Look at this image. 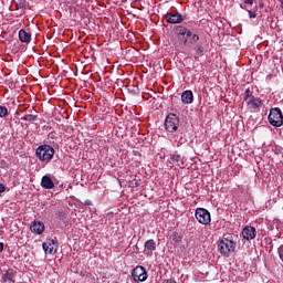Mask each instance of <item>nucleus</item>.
I'll list each match as a JSON object with an SVG mask.
<instances>
[{
  "label": "nucleus",
  "mask_w": 283,
  "mask_h": 283,
  "mask_svg": "<svg viewBox=\"0 0 283 283\" xmlns=\"http://www.w3.org/2000/svg\"><path fill=\"white\" fill-rule=\"evenodd\" d=\"M0 193H6V185L0 182Z\"/></svg>",
  "instance_id": "obj_31"
},
{
  "label": "nucleus",
  "mask_w": 283,
  "mask_h": 283,
  "mask_svg": "<svg viewBox=\"0 0 283 283\" xmlns=\"http://www.w3.org/2000/svg\"><path fill=\"white\" fill-rule=\"evenodd\" d=\"M164 125L166 132L174 134V132H178V128L180 127V117L174 113H169L165 118Z\"/></svg>",
  "instance_id": "obj_3"
},
{
  "label": "nucleus",
  "mask_w": 283,
  "mask_h": 283,
  "mask_svg": "<svg viewBox=\"0 0 283 283\" xmlns=\"http://www.w3.org/2000/svg\"><path fill=\"white\" fill-rule=\"evenodd\" d=\"M128 93L133 94V96H138V94H140V88L133 86V88H128Z\"/></svg>",
  "instance_id": "obj_24"
},
{
  "label": "nucleus",
  "mask_w": 283,
  "mask_h": 283,
  "mask_svg": "<svg viewBox=\"0 0 283 283\" xmlns=\"http://www.w3.org/2000/svg\"><path fill=\"white\" fill-rule=\"evenodd\" d=\"M42 249L49 255H54L56 253V249H59V240L56 238L50 239L48 242L42 244Z\"/></svg>",
  "instance_id": "obj_7"
},
{
  "label": "nucleus",
  "mask_w": 283,
  "mask_h": 283,
  "mask_svg": "<svg viewBox=\"0 0 283 283\" xmlns=\"http://www.w3.org/2000/svg\"><path fill=\"white\" fill-rule=\"evenodd\" d=\"M195 59L198 61V56H195Z\"/></svg>",
  "instance_id": "obj_38"
},
{
  "label": "nucleus",
  "mask_w": 283,
  "mask_h": 283,
  "mask_svg": "<svg viewBox=\"0 0 283 283\" xmlns=\"http://www.w3.org/2000/svg\"><path fill=\"white\" fill-rule=\"evenodd\" d=\"M186 32H187V28L184 25H177L174 28V33L176 34V36H186Z\"/></svg>",
  "instance_id": "obj_16"
},
{
  "label": "nucleus",
  "mask_w": 283,
  "mask_h": 283,
  "mask_svg": "<svg viewBox=\"0 0 283 283\" xmlns=\"http://www.w3.org/2000/svg\"><path fill=\"white\" fill-rule=\"evenodd\" d=\"M54 147L48 145V144H43L40 145L36 149H35V157L38 158V160H40V163H51L52 158H54Z\"/></svg>",
  "instance_id": "obj_1"
},
{
  "label": "nucleus",
  "mask_w": 283,
  "mask_h": 283,
  "mask_svg": "<svg viewBox=\"0 0 283 283\" xmlns=\"http://www.w3.org/2000/svg\"><path fill=\"white\" fill-rule=\"evenodd\" d=\"M245 103L250 109H260V107H262V99H260V97H251Z\"/></svg>",
  "instance_id": "obj_11"
},
{
  "label": "nucleus",
  "mask_w": 283,
  "mask_h": 283,
  "mask_svg": "<svg viewBox=\"0 0 283 283\" xmlns=\"http://www.w3.org/2000/svg\"><path fill=\"white\" fill-rule=\"evenodd\" d=\"M253 91L251 88H247L243 94V101L248 102L250 98H253Z\"/></svg>",
  "instance_id": "obj_22"
},
{
  "label": "nucleus",
  "mask_w": 283,
  "mask_h": 283,
  "mask_svg": "<svg viewBox=\"0 0 283 283\" xmlns=\"http://www.w3.org/2000/svg\"><path fill=\"white\" fill-rule=\"evenodd\" d=\"M241 233L243 240L248 241L255 240V235H258V231L255 230L254 227L251 226H247L245 228H243Z\"/></svg>",
  "instance_id": "obj_8"
},
{
  "label": "nucleus",
  "mask_w": 283,
  "mask_h": 283,
  "mask_svg": "<svg viewBox=\"0 0 283 283\" xmlns=\"http://www.w3.org/2000/svg\"><path fill=\"white\" fill-rule=\"evenodd\" d=\"M84 205H85L86 207H92V200L86 199V200L84 201Z\"/></svg>",
  "instance_id": "obj_32"
},
{
  "label": "nucleus",
  "mask_w": 283,
  "mask_h": 283,
  "mask_svg": "<svg viewBox=\"0 0 283 283\" xmlns=\"http://www.w3.org/2000/svg\"><path fill=\"white\" fill-rule=\"evenodd\" d=\"M190 43H198V41H200V36L196 33H193L191 36H190Z\"/></svg>",
  "instance_id": "obj_27"
},
{
  "label": "nucleus",
  "mask_w": 283,
  "mask_h": 283,
  "mask_svg": "<svg viewBox=\"0 0 283 283\" xmlns=\"http://www.w3.org/2000/svg\"><path fill=\"white\" fill-rule=\"evenodd\" d=\"M240 7L244 10V7L242 4Z\"/></svg>",
  "instance_id": "obj_37"
},
{
  "label": "nucleus",
  "mask_w": 283,
  "mask_h": 283,
  "mask_svg": "<svg viewBox=\"0 0 283 283\" xmlns=\"http://www.w3.org/2000/svg\"><path fill=\"white\" fill-rule=\"evenodd\" d=\"M248 6H253V0H243Z\"/></svg>",
  "instance_id": "obj_33"
},
{
  "label": "nucleus",
  "mask_w": 283,
  "mask_h": 283,
  "mask_svg": "<svg viewBox=\"0 0 283 283\" xmlns=\"http://www.w3.org/2000/svg\"><path fill=\"white\" fill-rule=\"evenodd\" d=\"M144 247L146 251H156V241H154V239L147 240Z\"/></svg>",
  "instance_id": "obj_17"
},
{
  "label": "nucleus",
  "mask_w": 283,
  "mask_h": 283,
  "mask_svg": "<svg viewBox=\"0 0 283 283\" xmlns=\"http://www.w3.org/2000/svg\"><path fill=\"white\" fill-rule=\"evenodd\" d=\"M14 277H17V272H14L13 270H9L2 275V282L14 283Z\"/></svg>",
  "instance_id": "obj_15"
},
{
  "label": "nucleus",
  "mask_w": 283,
  "mask_h": 283,
  "mask_svg": "<svg viewBox=\"0 0 283 283\" xmlns=\"http://www.w3.org/2000/svg\"><path fill=\"white\" fill-rule=\"evenodd\" d=\"M19 40L21 43H30L32 41V33L25 31L24 29H21L19 31Z\"/></svg>",
  "instance_id": "obj_14"
},
{
  "label": "nucleus",
  "mask_w": 283,
  "mask_h": 283,
  "mask_svg": "<svg viewBox=\"0 0 283 283\" xmlns=\"http://www.w3.org/2000/svg\"><path fill=\"white\" fill-rule=\"evenodd\" d=\"M248 13L250 19H255V17H258V14L254 11L248 10Z\"/></svg>",
  "instance_id": "obj_30"
},
{
  "label": "nucleus",
  "mask_w": 283,
  "mask_h": 283,
  "mask_svg": "<svg viewBox=\"0 0 283 283\" xmlns=\"http://www.w3.org/2000/svg\"><path fill=\"white\" fill-rule=\"evenodd\" d=\"M218 251L221 253V255H229V253H233V251H235V242L233 241V237H223L218 243Z\"/></svg>",
  "instance_id": "obj_2"
},
{
  "label": "nucleus",
  "mask_w": 283,
  "mask_h": 283,
  "mask_svg": "<svg viewBox=\"0 0 283 283\" xmlns=\"http://www.w3.org/2000/svg\"><path fill=\"white\" fill-rule=\"evenodd\" d=\"M30 231L32 233H36L38 235H41L43 231H45V224L41 221H33L30 226Z\"/></svg>",
  "instance_id": "obj_10"
},
{
  "label": "nucleus",
  "mask_w": 283,
  "mask_h": 283,
  "mask_svg": "<svg viewBox=\"0 0 283 283\" xmlns=\"http://www.w3.org/2000/svg\"><path fill=\"white\" fill-rule=\"evenodd\" d=\"M195 218L200 224L207 226L211 223V212L205 208H197Z\"/></svg>",
  "instance_id": "obj_5"
},
{
  "label": "nucleus",
  "mask_w": 283,
  "mask_h": 283,
  "mask_svg": "<svg viewBox=\"0 0 283 283\" xmlns=\"http://www.w3.org/2000/svg\"><path fill=\"white\" fill-rule=\"evenodd\" d=\"M41 187L43 189H54V181L50 176L45 175L42 177Z\"/></svg>",
  "instance_id": "obj_13"
},
{
  "label": "nucleus",
  "mask_w": 283,
  "mask_h": 283,
  "mask_svg": "<svg viewBox=\"0 0 283 283\" xmlns=\"http://www.w3.org/2000/svg\"><path fill=\"white\" fill-rule=\"evenodd\" d=\"M56 216H57V219H59V220H62V221L65 220V212H63V211H57V212H56Z\"/></svg>",
  "instance_id": "obj_29"
},
{
  "label": "nucleus",
  "mask_w": 283,
  "mask_h": 283,
  "mask_svg": "<svg viewBox=\"0 0 283 283\" xmlns=\"http://www.w3.org/2000/svg\"><path fill=\"white\" fill-rule=\"evenodd\" d=\"M181 103H184L185 105H191V103H193V92H191L190 90L185 91L181 94Z\"/></svg>",
  "instance_id": "obj_12"
},
{
  "label": "nucleus",
  "mask_w": 283,
  "mask_h": 283,
  "mask_svg": "<svg viewBox=\"0 0 283 283\" xmlns=\"http://www.w3.org/2000/svg\"><path fill=\"white\" fill-rule=\"evenodd\" d=\"M3 251V243L0 242V253Z\"/></svg>",
  "instance_id": "obj_34"
},
{
  "label": "nucleus",
  "mask_w": 283,
  "mask_h": 283,
  "mask_svg": "<svg viewBox=\"0 0 283 283\" xmlns=\"http://www.w3.org/2000/svg\"><path fill=\"white\" fill-rule=\"evenodd\" d=\"M132 277L134 282H146L147 277L149 275L147 274V270L143 265H137L133 271H132Z\"/></svg>",
  "instance_id": "obj_6"
},
{
  "label": "nucleus",
  "mask_w": 283,
  "mask_h": 283,
  "mask_svg": "<svg viewBox=\"0 0 283 283\" xmlns=\"http://www.w3.org/2000/svg\"><path fill=\"white\" fill-rule=\"evenodd\" d=\"M21 120H28V123H34L36 120V115L33 114H25L21 117Z\"/></svg>",
  "instance_id": "obj_20"
},
{
  "label": "nucleus",
  "mask_w": 283,
  "mask_h": 283,
  "mask_svg": "<svg viewBox=\"0 0 283 283\" xmlns=\"http://www.w3.org/2000/svg\"><path fill=\"white\" fill-rule=\"evenodd\" d=\"M17 10H27L28 9V1L25 0H17L15 1Z\"/></svg>",
  "instance_id": "obj_18"
},
{
  "label": "nucleus",
  "mask_w": 283,
  "mask_h": 283,
  "mask_svg": "<svg viewBox=\"0 0 283 283\" xmlns=\"http://www.w3.org/2000/svg\"><path fill=\"white\" fill-rule=\"evenodd\" d=\"M170 240H172V242H175L176 244H180V242H182V235L179 232H174L170 235Z\"/></svg>",
  "instance_id": "obj_19"
},
{
  "label": "nucleus",
  "mask_w": 283,
  "mask_h": 283,
  "mask_svg": "<svg viewBox=\"0 0 283 283\" xmlns=\"http://www.w3.org/2000/svg\"><path fill=\"white\" fill-rule=\"evenodd\" d=\"M8 116V107L0 106V118H6Z\"/></svg>",
  "instance_id": "obj_26"
},
{
  "label": "nucleus",
  "mask_w": 283,
  "mask_h": 283,
  "mask_svg": "<svg viewBox=\"0 0 283 283\" xmlns=\"http://www.w3.org/2000/svg\"><path fill=\"white\" fill-rule=\"evenodd\" d=\"M268 120L272 127H282L283 125V115L282 109L280 107H274L270 109V114L268 116Z\"/></svg>",
  "instance_id": "obj_4"
},
{
  "label": "nucleus",
  "mask_w": 283,
  "mask_h": 283,
  "mask_svg": "<svg viewBox=\"0 0 283 283\" xmlns=\"http://www.w3.org/2000/svg\"><path fill=\"white\" fill-rule=\"evenodd\" d=\"M165 19L167 23H170L171 25H176L177 23H182V21H185V17H182L181 13H167Z\"/></svg>",
  "instance_id": "obj_9"
},
{
  "label": "nucleus",
  "mask_w": 283,
  "mask_h": 283,
  "mask_svg": "<svg viewBox=\"0 0 283 283\" xmlns=\"http://www.w3.org/2000/svg\"><path fill=\"white\" fill-rule=\"evenodd\" d=\"M195 52L198 56H202V54L205 53V46H202V44H197L195 46Z\"/></svg>",
  "instance_id": "obj_23"
},
{
  "label": "nucleus",
  "mask_w": 283,
  "mask_h": 283,
  "mask_svg": "<svg viewBox=\"0 0 283 283\" xmlns=\"http://www.w3.org/2000/svg\"><path fill=\"white\" fill-rule=\"evenodd\" d=\"M134 3H137V2H139L140 0H132Z\"/></svg>",
  "instance_id": "obj_36"
},
{
  "label": "nucleus",
  "mask_w": 283,
  "mask_h": 283,
  "mask_svg": "<svg viewBox=\"0 0 283 283\" xmlns=\"http://www.w3.org/2000/svg\"><path fill=\"white\" fill-rule=\"evenodd\" d=\"M280 3H281V8L283 10V0H280Z\"/></svg>",
  "instance_id": "obj_35"
},
{
  "label": "nucleus",
  "mask_w": 283,
  "mask_h": 283,
  "mask_svg": "<svg viewBox=\"0 0 283 283\" xmlns=\"http://www.w3.org/2000/svg\"><path fill=\"white\" fill-rule=\"evenodd\" d=\"M193 35V33H191V30L186 29V38H184V45H187V43L189 42V38H191Z\"/></svg>",
  "instance_id": "obj_25"
},
{
  "label": "nucleus",
  "mask_w": 283,
  "mask_h": 283,
  "mask_svg": "<svg viewBox=\"0 0 283 283\" xmlns=\"http://www.w3.org/2000/svg\"><path fill=\"white\" fill-rule=\"evenodd\" d=\"M129 187L132 189H136V187H140V181L135 179V180L130 181Z\"/></svg>",
  "instance_id": "obj_28"
},
{
  "label": "nucleus",
  "mask_w": 283,
  "mask_h": 283,
  "mask_svg": "<svg viewBox=\"0 0 283 283\" xmlns=\"http://www.w3.org/2000/svg\"><path fill=\"white\" fill-rule=\"evenodd\" d=\"M170 160L172 163H177L178 165H182V156L178 155V154H174V155H170Z\"/></svg>",
  "instance_id": "obj_21"
}]
</instances>
